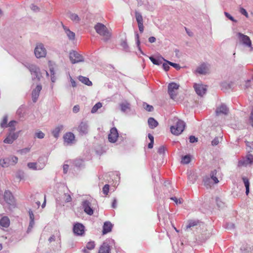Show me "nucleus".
Segmentation results:
<instances>
[{
    "instance_id": "obj_1",
    "label": "nucleus",
    "mask_w": 253,
    "mask_h": 253,
    "mask_svg": "<svg viewBox=\"0 0 253 253\" xmlns=\"http://www.w3.org/2000/svg\"><path fill=\"white\" fill-rule=\"evenodd\" d=\"M94 28L96 32L103 37L104 41H106L110 38L111 34L104 25L97 23Z\"/></svg>"
},
{
    "instance_id": "obj_2",
    "label": "nucleus",
    "mask_w": 253,
    "mask_h": 253,
    "mask_svg": "<svg viewBox=\"0 0 253 253\" xmlns=\"http://www.w3.org/2000/svg\"><path fill=\"white\" fill-rule=\"evenodd\" d=\"M185 127V123L181 120H178L175 124L171 126L170 131L173 134L178 135L183 131Z\"/></svg>"
},
{
    "instance_id": "obj_3",
    "label": "nucleus",
    "mask_w": 253,
    "mask_h": 253,
    "mask_svg": "<svg viewBox=\"0 0 253 253\" xmlns=\"http://www.w3.org/2000/svg\"><path fill=\"white\" fill-rule=\"evenodd\" d=\"M179 85L175 83L172 82L169 84L168 93L170 98L173 99L178 92Z\"/></svg>"
},
{
    "instance_id": "obj_4",
    "label": "nucleus",
    "mask_w": 253,
    "mask_h": 253,
    "mask_svg": "<svg viewBox=\"0 0 253 253\" xmlns=\"http://www.w3.org/2000/svg\"><path fill=\"white\" fill-rule=\"evenodd\" d=\"M35 54L38 58L45 56L46 50L42 43H39L37 45L35 49Z\"/></svg>"
},
{
    "instance_id": "obj_5",
    "label": "nucleus",
    "mask_w": 253,
    "mask_h": 253,
    "mask_svg": "<svg viewBox=\"0 0 253 253\" xmlns=\"http://www.w3.org/2000/svg\"><path fill=\"white\" fill-rule=\"evenodd\" d=\"M69 57L73 64L84 61L83 57L75 51L70 52Z\"/></svg>"
},
{
    "instance_id": "obj_6",
    "label": "nucleus",
    "mask_w": 253,
    "mask_h": 253,
    "mask_svg": "<svg viewBox=\"0 0 253 253\" xmlns=\"http://www.w3.org/2000/svg\"><path fill=\"white\" fill-rule=\"evenodd\" d=\"M119 133L116 127H112L108 134V140L111 143L116 142L118 138Z\"/></svg>"
},
{
    "instance_id": "obj_7",
    "label": "nucleus",
    "mask_w": 253,
    "mask_h": 253,
    "mask_svg": "<svg viewBox=\"0 0 253 253\" xmlns=\"http://www.w3.org/2000/svg\"><path fill=\"white\" fill-rule=\"evenodd\" d=\"M135 17L138 24L139 32L142 33L144 31L143 20L141 14L137 11H135Z\"/></svg>"
},
{
    "instance_id": "obj_8",
    "label": "nucleus",
    "mask_w": 253,
    "mask_h": 253,
    "mask_svg": "<svg viewBox=\"0 0 253 253\" xmlns=\"http://www.w3.org/2000/svg\"><path fill=\"white\" fill-rule=\"evenodd\" d=\"M193 86L197 94L200 96H203L207 91V86L202 84H195Z\"/></svg>"
},
{
    "instance_id": "obj_9",
    "label": "nucleus",
    "mask_w": 253,
    "mask_h": 253,
    "mask_svg": "<svg viewBox=\"0 0 253 253\" xmlns=\"http://www.w3.org/2000/svg\"><path fill=\"white\" fill-rule=\"evenodd\" d=\"M253 162V156L251 154H248L245 158L239 162V166H246L248 165L252 164Z\"/></svg>"
},
{
    "instance_id": "obj_10",
    "label": "nucleus",
    "mask_w": 253,
    "mask_h": 253,
    "mask_svg": "<svg viewBox=\"0 0 253 253\" xmlns=\"http://www.w3.org/2000/svg\"><path fill=\"white\" fill-rule=\"evenodd\" d=\"M73 232L77 235H82L84 232V227L81 223H76L73 227Z\"/></svg>"
},
{
    "instance_id": "obj_11",
    "label": "nucleus",
    "mask_w": 253,
    "mask_h": 253,
    "mask_svg": "<svg viewBox=\"0 0 253 253\" xmlns=\"http://www.w3.org/2000/svg\"><path fill=\"white\" fill-rule=\"evenodd\" d=\"M83 207L84 212L89 215H91L93 213V210L91 207V204L88 201H84L83 203Z\"/></svg>"
},
{
    "instance_id": "obj_12",
    "label": "nucleus",
    "mask_w": 253,
    "mask_h": 253,
    "mask_svg": "<svg viewBox=\"0 0 253 253\" xmlns=\"http://www.w3.org/2000/svg\"><path fill=\"white\" fill-rule=\"evenodd\" d=\"M29 70L32 74L35 75L38 80H40L41 77L40 70L38 67L34 64H30L28 67Z\"/></svg>"
},
{
    "instance_id": "obj_13",
    "label": "nucleus",
    "mask_w": 253,
    "mask_h": 253,
    "mask_svg": "<svg viewBox=\"0 0 253 253\" xmlns=\"http://www.w3.org/2000/svg\"><path fill=\"white\" fill-rule=\"evenodd\" d=\"M5 202L9 205H13L14 204V199L12 193L9 191H5L3 195Z\"/></svg>"
},
{
    "instance_id": "obj_14",
    "label": "nucleus",
    "mask_w": 253,
    "mask_h": 253,
    "mask_svg": "<svg viewBox=\"0 0 253 253\" xmlns=\"http://www.w3.org/2000/svg\"><path fill=\"white\" fill-rule=\"evenodd\" d=\"M238 36L240 40L243 44L249 47H251L252 42L250 38L248 36L245 35L240 33H238Z\"/></svg>"
},
{
    "instance_id": "obj_15",
    "label": "nucleus",
    "mask_w": 253,
    "mask_h": 253,
    "mask_svg": "<svg viewBox=\"0 0 253 253\" xmlns=\"http://www.w3.org/2000/svg\"><path fill=\"white\" fill-rule=\"evenodd\" d=\"M42 88V87L41 85H38L36 88L33 90L32 93V97L34 102H36L37 101Z\"/></svg>"
},
{
    "instance_id": "obj_16",
    "label": "nucleus",
    "mask_w": 253,
    "mask_h": 253,
    "mask_svg": "<svg viewBox=\"0 0 253 253\" xmlns=\"http://www.w3.org/2000/svg\"><path fill=\"white\" fill-rule=\"evenodd\" d=\"M63 138L65 142L72 143L75 140V135L73 133L69 132L64 134Z\"/></svg>"
},
{
    "instance_id": "obj_17",
    "label": "nucleus",
    "mask_w": 253,
    "mask_h": 253,
    "mask_svg": "<svg viewBox=\"0 0 253 253\" xmlns=\"http://www.w3.org/2000/svg\"><path fill=\"white\" fill-rule=\"evenodd\" d=\"M113 225L109 221H106L104 222L103 226L102 233L103 235L106 234L110 231L112 229Z\"/></svg>"
},
{
    "instance_id": "obj_18",
    "label": "nucleus",
    "mask_w": 253,
    "mask_h": 253,
    "mask_svg": "<svg viewBox=\"0 0 253 253\" xmlns=\"http://www.w3.org/2000/svg\"><path fill=\"white\" fill-rule=\"evenodd\" d=\"M18 135L15 133H10L4 140L5 143L11 144L17 138Z\"/></svg>"
},
{
    "instance_id": "obj_19",
    "label": "nucleus",
    "mask_w": 253,
    "mask_h": 253,
    "mask_svg": "<svg viewBox=\"0 0 253 253\" xmlns=\"http://www.w3.org/2000/svg\"><path fill=\"white\" fill-rule=\"evenodd\" d=\"M228 113V109L226 106L222 105L220 106L217 108L216 110V115H219L221 114L226 115Z\"/></svg>"
},
{
    "instance_id": "obj_20",
    "label": "nucleus",
    "mask_w": 253,
    "mask_h": 253,
    "mask_svg": "<svg viewBox=\"0 0 253 253\" xmlns=\"http://www.w3.org/2000/svg\"><path fill=\"white\" fill-rule=\"evenodd\" d=\"M110 246L106 243H104L100 246L98 253H110Z\"/></svg>"
},
{
    "instance_id": "obj_21",
    "label": "nucleus",
    "mask_w": 253,
    "mask_h": 253,
    "mask_svg": "<svg viewBox=\"0 0 253 253\" xmlns=\"http://www.w3.org/2000/svg\"><path fill=\"white\" fill-rule=\"evenodd\" d=\"M209 68L205 64H201L197 69L196 71L200 74H205L208 73Z\"/></svg>"
},
{
    "instance_id": "obj_22",
    "label": "nucleus",
    "mask_w": 253,
    "mask_h": 253,
    "mask_svg": "<svg viewBox=\"0 0 253 253\" xmlns=\"http://www.w3.org/2000/svg\"><path fill=\"white\" fill-rule=\"evenodd\" d=\"M45 166L44 164H42L41 166H38L36 163H29L27 164L28 167L33 170H40L42 169Z\"/></svg>"
},
{
    "instance_id": "obj_23",
    "label": "nucleus",
    "mask_w": 253,
    "mask_h": 253,
    "mask_svg": "<svg viewBox=\"0 0 253 253\" xmlns=\"http://www.w3.org/2000/svg\"><path fill=\"white\" fill-rule=\"evenodd\" d=\"M95 246V244L94 241H89L86 244V247L84 248L83 252L84 253H88L87 250H92L94 249Z\"/></svg>"
},
{
    "instance_id": "obj_24",
    "label": "nucleus",
    "mask_w": 253,
    "mask_h": 253,
    "mask_svg": "<svg viewBox=\"0 0 253 253\" xmlns=\"http://www.w3.org/2000/svg\"><path fill=\"white\" fill-rule=\"evenodd\" d=\"M29 214L30 218V221L27 230L28 232H29L32 230L34 225V215L33 211L31 210H30L29 211Z\"/></svg>"
},
{
    "instance_id": "obj_25",
    "label": "nucleus",
    "mask_w": 253,
    "mask_h": 253,
    "mask_svg": "<svg viewBox=\"0 0 253 253\" xmlns=\"http://www.w3.org/2000/svg\"><path fill=\"white\" fill-rule=\"evenodd\" d=\"M10 224V221L8 217L3 216L0 219V225L3 227H8Z\"/></svg>"
},
{
    "instance_id": "obj_26",
    "label": "nucleus",
    "mask_w": 253,
    "mask_h": 253,
    "mask_svg": "<svg viewBox=\"0 0 253 253\" xmlns=\"http://www.w3.org/2000/svg\"><path fill=\"white\" fill-rule=\"evenodd\" d=\"M63 29L69 39L72 41L74 40L75 38V34L64 26H63Z\"/></svg>"
},
{
    "instance_id": "obj_27",
    "label": "nucleus",
    "mask_w": 253,
    "mask_h": 253,
    "mask_svg": "<svg viewBox=\"0 0 253 253\" xmlns=\"http://www.w3.org/2000/svg\"><path fill=\"white\" fill-rule=\"evenodd\" d=\"M148 123L150 128L153 129L158 126V122L153 118H149L148 120Z\"/></svg>"
},
{
    "instance_id": "obj_28",
    "label": "nucleus",
    "mask_w": 253,
    "mask_h": 253,
    "mask_svg": "<svg viewBox=\"0 0 253 253\" xmlns=\"http://www.w3.org/2000/svg\"><path fill=\"white\" fill-rule=\"evenodd\" d=\"M78 79L80 81L85 85L91 86L92 84V82L87 77L80 76Z\"/></svg>"
},
{
    "instance_id": "obj_29",
    "label": "nucleus",
    "mask_w": 253,
    "mask_h": 253,
    "mask_svg": "<svg viewBox=\"0 0 253 253\" xmlns=\"http://www.w3.org/2000/svg\"><path fill=\"white\" fill-rule=\"evenodd\" d=\"M10 165H11L10 159L6 158L0 160V165L2 167H8Z\"/></svg>"
},
{
    "instance_id": "obj_30",
    "label": "nucleus",
    "mask_w": 253,
    "mask_h": 253,
    "mask_svg": "<svg viewBox=\"0 0 253 253\" xmlns=\"http://www.w3.org/2000/svg\"><path fill=\"white\" fill-rule=\"evenodd\" d=\"M78 130L82 133H87V125L84 123H81L78 127Z\"/></svg>"
},
{
    "instance_id": "obj_31",
    "label": "nucleus",
    "mask_w": 253,
    "mask_h": 253,
    "mask_svg": "<svg viewBox=\"0 0 253 253\" xmlns=\"http://www.w3.org/2000/svg\"><path fill=\"white\" fill-rule=\"evenodd\" d=\"M63 126L62 125L58 126L55 128L52 131V134L55 138H57L59 136V133L63 129Z\"/></svg>"
},
{
    "instance_id": "obj_32",
    "label": "nucleus",
    "mask_w": 253,
    "mask_h": 253,
    "mask_svg": "<svg viewBox=\"0 0 253 253\" xmlns=\"http://www.w3.org/2000/svg\"><path fill=\"white\" fill-rule=\"evenodd\" d=\"M217 171L216 170H214L212 171L211 173V179L213 181L214 183H217L219 181L216 177Z\"/></svg>"
},
{
    "instance_id": "obj_33",
    "label": "nucleus",
    "mask_w": 253,
    "mask_h": 253,
    "mask_svg": "<svg viewBox=\"0 0 253 253\" xmlns=\"http://www.w3.org/2000/svg\"><path fill=\"white\" fill-rule=\"evenodd\" d=\"M243 180L246 187V193L248 195L249 193L250 183L249 179L246 177H243Z\"/></svg>"
},
{
    "instance_id": "obj_34",
    "label": "nucleus",
    "mask_w": 253,
    "mask_h": 253,
    "mask_svg": "<svg viewBox=\"0 0 253 253\" xmlns=\"http://www.w3.org/2000/svg\"><path fill=\"white\" fill-rule=\"evenodd\" d=\"M102 106V103L100 102L97 103L94 106L92 107L91 109V113H96L97 110L101 108Z\"/></svg>"
},
{
    "instance_id": "obj_35",
    "label": "nucleus",
    "mask_w": 253,
    "mask_h": 253,
    "mask_svg": "<svg viewBox=\"0 0 253 253\" xmlns=\"http://www.w3.org/2000/svg\"><path fill=\"white\" fill-rule=\"evenodd\" d=\"M191 161V157L189 155H185L182 157L181 163L183 164H189Z\"/></svg>"
},
{
    "instance_id": "obj_36",
    "label": "nucleus",
    "mask_w": 253,
    "mask_h": 253,
    "mask_svg": "<svg viewBox=\"0 0 253 253\" xmlns=\"http://www.w3.org/2000/svg\"><path fill=\"white\" fill-rule=\"evenodd\" d=\"M129 104L127 102L123 103L120 104L122 111L125 112L126 110L129 109Z\"/></svg>"
},
{
    "instance_id": "obj_37",
    "label": "nucleus",
    "mask_w": 253,
    "mask_h": 253,
    "mask_svg": "<svg viewBox=\"0 0 253 253\" xmlns=\"http://www.w3.org/2000/svg\"><path fill=\"white\" fill-rule=\"evenodd\" d=\"M149 59L151 61V62L155 65H159L162 64V62L160 59H157L152 56L149 57Z\"/></svg>"
},
{
    "instance_id": "obj_38",
    "label": "nucleus",
    "mask_w": 253,
    "mask_h": 253,
    "mask_svg": "<svg viewBox=\"0 0 253 253\" xmlns=\"http://www.w3.org/2000/svg\"><path fill=\"white\" fill-rule=\"evenodd\" d=\"M7 117L5 116L3 117L2 121L0 124V126L1 127H6L8 126L7 125Z\"/></svg>"
},
{
    "instance_id": "obj_39",
    "label": "nucleus",
    "mask_w": 253,
    "mask_h": 253,
    "mask_svg": "<svg viewBox=\"0 0 253 253\" xmlns=\"http://www.w3.org/2000/svg\"><path fill=\"white\" fill-rule=\"evenodd\" d=\"M162 60H163L166 61V63H163V67L165 71H168L169 70V61H167V60H166L163 58H162Z\"/></svg>"
},
{
    "instance_id": "obj_40",
    "label": "nucleus",
    "mask_w": 253,
    "mask_h": 253,
    "mask_svg": "<svg viewBox=\"0 0 253 253\" xmlns=\"http://www.w3.org/2000/svg\"><path fill=\"white\" fill-rule=\"evenodd\" d=\"M109 190V185L108 184H105L103 187L102 191L103 193L105 195H108Z\"/></svg>"
},
{
    "instance_id": "obj_41",
    "label": "nucleus",
    "mask_w": 253,
    "mask_h": 253,
    "mask_svg": "<svg viewBox=\"0 0 253 253\" xmlns=\"http://www.w3.org/2000/svg\"><path fill=\"white\" fill-rule=\"evenodd\" d=\"M70 19L74 21H78L79 18L76 14H72L70 15Z\"/></svg>"
},
{
    "instance_id": "obj_42",
    "label": "nucleus",
    "mask_w": 253,
    "mask_h": 253,
    "mask_svg": "<svg viewBox=\"0 0 253 253\" xmlns=\"http://www.w3.org/2000/svg\"><path fill=\"white\" fill-rule=\"evenodd\" d=\"M144 108L149 112H151L153 110L154 108L152 106L148 104H144Z\"/></svg>"
},
{
    "instance_id": "obj_43",
    "label": "nucleus",
    "mask_w": 253,
    "mask_h": 253,
    "mask_svg": "<svg viewBox=\"0 0 253 253\" xmlns=\"http://www.w3.org/2000/svg\"><path fill=\"white\" fill-rule=\"evenodd\" d=\"M219 142V138L218 137H216L211 141V144L213 146L217 145Z\"/></svg>"
},
{
    "instance_id": "obj_44",
    "label": "nucleus",
    "mask_w": 253,
    "mask_h": 253,
    "mask_svg": "<svg viewBox=\"0 0 253 253\" xmlns=\"http://www.w3.org/2000/svg\"><path fill=\"white\" fill-rule=\"evenodd\" d=\"M240 12L241 14L245 15L247 18H248L249 17L248 12H247L246 9H244V8H243V7L240 8Z\"/></svg>"
},
{
    "instance_id": "obj_45",
    "label": "nucleus",
    "mask_w": 253,
    "mask_h": 253,
    "mask_svg": "<svg viewBox=\"0 0 253 253\" xmlns=\"http://www.w3.org/2000/svg\"><path fill=\"white\" fill-rule=\"evenodd\" d=\"M36 136L38 138H43L44 136V134L41 131H40L36 133Z\"/></svg>"
},
{
    "instance_id": "obj_46",
    "label": "nucleus",
    "mask_w": 253,
    "mask_h": 253,
    "mask_svg": "<svg viewBox=\"0 0 253 253\" xmlns=\"http://www.w3.org/2000/svg\"><path fill=\"white\" fill-rule=\"evenodd\" d=\"M16 123V121H10L8 125V126H10V127H14V125ZM15 130V128L14 127H12L11 128V131H14Z\"/></svg>"
},
{
    "instance_id": "obj_47",
    "label": "nucleus",
    "mask_w": 253,
    "mask_h": 253,
    "mask_svg": "<svg viewBox=\"0 0 253 253\" xmlns=\"http://www.w3.org/2000/svg\"><path fill=\"white\" fill-rule=\"evenodd\" d=\"M10 160L11 165H14L16 164L18 162V158L15 156H12L11 157Z\"/></svg>"
},
{
    "instance_id": "obj_48",
    "label": "nucleus",
    "mask_w": 253,
    "mask_h": 253,
    "mask_svg": "<svg viewBox=\"0 0 253 253\" xmlns=\"http://www.w3.org/2000/svg\"><path fill=\"white\" fill-rule=\"evenodd\" d=\"M165 151V147L164 146H161L158 149V153L160 154H163L164 153Z\"/></svg>"
},
{
    "instance_id": "obj_49",
    "label": "nucleus",
    "mask_w": 253,
    "mask_h": 253,
    "mask_svg": "<svg viewBox=\"0 0 253 253\" xmlns=\"http://www.w3.org/2000/svg\"><path fill=\"white\" fill-rule=\"evenodd\" d=\"M197 224V222L195 221H191L189 222L188 225L187 226V228H191V227L194 226Z\"/></svg>"
},
{
    "instance_id": "obj_50",
    "label": "nucleus",
    "mask_w": 253,
    "mask_h": 253,
    "mask_svg": "<svg viewBox=\"0 0 253 253\" xmlns=\"http://www.w3.org/2000/svg\"><path fill=\"white\" fill-rule=\"evenodd\" d=\"M30 150V149L29 148H25L21 150H19L18 151V152L23 154V153H26L27 152H29Z\"/></svg>"
},
{
    "instance_id": "obj_51",
    "label": "nucleus",
    "mask_w": 253,
    "mask_h": 253,
    "mask_svg": "<svg viewBox=\"0 0 253 253\" xmlns=\"http://www.w3.org/2000/svg\"><path fill=\"white\" fill-rule=\"evenodd\" d=\"M169 63L170 65L172 66V67H173L174 68H175L177 70H178V69H180V67L179 64H176V63H172V62H169Z\"/></svg>"
},
{
    "instance_id": "obj_52",
    "label": "nucleus",
    "mask_w": 253,
    "mask_h": 253,
    "mask_svg": "<svg viewBox=\"0 0 253 253\" xmlns=\"http://www.w3.org/2000/svg\"><path fill=\"white\" fill-rule=\"evenodd\" d=\"M171 200H173L176 204H181V200L179 199H178L176 197H171L170 198Z\"/></svg>"
},
{
    "instance_id": "obj_53",
    "label": "nucleus",
    "mask_w": 253,
    "mask_h": 253,
    "mask_svg": "<svg viewBox=\"0 0 253 253\" xmlns=\"http://www.w3.org/2000/svg\"><path fill=\"white\" fill-rule=\"evenodd\" d=\"M189 141L191 143H194L197 141V138H196L194 136H190L189 137Z\"/></svg>"
},
{
    "instance_id": "obj_54",
    "label": "nucleus",
    "mask_w": 253,
    "mask_h": 253,
    "mask_svg": "<svg viewBox=\"0 0 253 253\" xmlns=\"http://www.w3.org/2000/svg\"><path fill=\"white\" fill-rule=\"evenodd\" d=\"M80 110V107L78 105H75L74 107H73V111L75 113H78Z\"/></svg>"
},
{
    "instance_id": "obj_55",
    "label": "nucleus",
    "mask_w": 253,
    "mask_h": 253,
    "mask_svg": "<svg viewBox=\"0 0 253 253\" xmlns=\"http://www.w3.org/2000/svg\"><path fill=\"white\" fill-rule=\"evenodd\" d=\"M250 122L253 126V107L250 117Z\"/></svg>"
},
{
    "instance_id": "obj_56",
    "label": "nucleus",
    "mask_w": 253,
    "mask_h": 253,
    "mask_svg": "<svg viewBox=\"0 0 253 253\" xmlns=\"http://www.w3.org/2000/svg\"><path fill=\"white\" fill-rule=\"evenodd\" d=\"M156 38L154 37H150L149 39H148V41L150 43H153V42H156Z\"/></svg>"
},
{
    "instance_id": "obj_57",
    "label": "nucleus",
    "mask_w": 253,
    "mask_h": 253,
    "mask_svg": "<svg viewBox=\"0 0 253 253\" xmlns=\"http://www.w3.org/2000/svg\"><path fill=\"white\" fill-rule=\"evenodd\" d=\"M69 169V166L68 165H64L63 166V172L64 173H66Z\"/></svg>"
},
{
    "instance_id": "obj_58",
    "label": "nucleus",
    "mask_w": 253,
    "mask_h": 253,
    "mask_svg": "<svg viewBox=\"0 0 253 253\" xmlns=\"http://www.w3.org/2000/svg\"><path fill=\"white\" fill-rule=\"evenodd\" d=\"M224 13H225V16L227 18H228L229 19H230L232 21H234L233 17L230 14H229L228 13L226 12Z\"/></svg>"
},
{
    "instance_id": "obj_59",
    "label": "nucleus",
    "mask_w": 253,
    "mask_h": 253,
    "mask_svg": "<svg viewBox=\"0 0 253 253\" xmlns=\"http://www.w3.org/2000/svg\"><path fill=\"white\" fill-rule=\"evenodd\" d=\"M112 207L114 209L117 207V200L116 199H114L112 204Z\"/></svg>"
},
{
    "instance_id": "obj_60",
    "label": "nucleus",
    "mask_w": 253,
    "mask_h": 253,
    "mask_svg": "<svg viewBox=\"0 0 253 253\" xmlns=\"http://www.w3.org/2000/svg\"><path fill=\"white\" fill-rule=\"evenodd\" d=\"M71 83L72 86L73 87L76 86V85H77L76 83L73 79H71Z\"/></svg>"
},
{
    "instance_id": "obj_61",
    "label": "nucleus",
    "mask_w": 253,
    "mask_h": 253,
    "mask_svg": "<svg viewBox=\"0 0 253 253\" xmlns=\"http://www.w3.org/2000/svg\"><path fill=\"white\" fill-rule=\"evenodd\" d=\"M246 88H248L249 87L251 86V81L250 80H248L246 83Z\"/></svg>"
},
{
    "instance_id": "obj_62",
    "label": "nucleus",
    "mask_w": 253,
    "mask_h": 253,
    "mask_svg": "<svg viewBox=\"0 0 253 253\" xmlns=\"http://www.w3.org/2000/svg\"><path fill=\"white\" fill-rule=\"evenodd\" d=\"M148 136L150 140V142H154V137L151 134H149Z\"/></svg>"
},
{
    "instance_id": "obj_63",
    "label": "nucleus",
    "mask_w": 253,
    "mask_h": 253,
    "mask_svg": "<svg viewBox=\"0 0 253 253\" xmlns=\"http://www.w3.org/2000/svg\"><path fill=\"white\" fill-rule=\"evenodd\" d=\"M71 200H72L71 197L69 195H68L67 196V198L66 199V201L67 202H69L71 201Z\"/></svg>"
},
{
    "instance_id": "obj_64",
    "label": "nucleus",
    "mask_w": 253,
    "mask_h": 253,
    "mask_svg": "<svg viewBox=\"0 0 253 253\" xmlns=\"http://www.w3.org/2000/svg\"><path fill=\"white\" fill-rule=\"evenodd\" d=\"M246 144L248 146H250L251 148L253 149V143H250L247 142Z\"/></svg>"
}]
</instances>
